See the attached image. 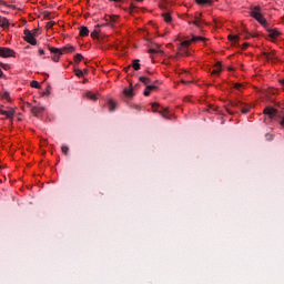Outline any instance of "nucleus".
Instances as JSON below:
<instances>
[{"label": "nucleus", "mask_w": 284, "mask_h": 284, "mask_svg": "<svg viewBox=\"0 0 284 284\" xmlns=\"http://www.w3.org/2000/svg\"><path fill=\"white\" fill-rule=\"evenodd\" d=\"M48 50L50 51L51 59L55 63H59V59H61V54H69V52H72V45L63 47L62 49L55 48V47H48Z\"/></svg>", "instance_id": "f257e3e1"}, {"label": "nucleus", "mask_w": 284, "mask_h": 284, "mask_svg": "<svg viewBox=\"0 0 284 284\" xmlns=\"http://www.w3.org/2000/svg\"><path fill=\"white\" fill-rule=\"evenodd\" d=\"M199 41H207V39H205L201 36H193L192 39L182 41L181 45H182V48H190V45H192V43H196Z\"/></svg>", "instance_id": "f03ea898"}, {"label": "nucleus", "mask_w": 284, "mask_h": 284, "mask_svg": "<svg viewBox=\"0 0 284 284\" xmlns=\"http://www.w3.org/2000/svg\"><path fill=\"white\" fill-rule=\"evenodd\" d=\"M34 37H37V33H33L29 29L24 30V41L30 43V45H37V39H34Z\"/></svg>", "instance_id": "7ed1b4c3"}, {"label": "nucleus", "mask_w": 284, "mask_h": 284, "mask_svg": "<svg viewBox=\"0 0 284 284\" xmlns=\"http://www.w3.org/2000/svg\"><path fill=\"white\" fill-rule=\"evenodd\" d=\"M0 57L2 59H9V57H17V52H14V50L10 49V48H6V47H0Z\"/></svg>", "instance_id": "20e7f679"}, {"label": "nucleus", "mask_w": 284, "mask_h": 284, "mask_svg": "<svg viewBox=\"0 0 284 284\" xmlns=\"http://www.w3.org/2000/svg\"><path fill=\"white\" fill-rule=\"evenodd\" d=\"M232 106L240 108L242 114H247L250 112V110L252 109V106H250L248 104H245L241 101L232 102Z\"/></svg>", "instance_id": "39448f33"}, {"label": "nucleus", "mask_w": 284, "mask_h": 284, "mask_svg": "<svg viewBox=\"0 0 284 284\" xmlns=\"http://www.w3.org/2000/svg\"><path fill=\"white\" fill-rule=\"evenodd\" d=\"M45 108H43L42 105H36L31 108L33 116H41V114H43Z\"/></svg>", "instance_id": "423d86ee"}, {"label": "nucleus", "mask_w": 284, "mask_h": 284, "mask_svg": "<svg viewBox=\"0 0 284 284\" xmlns=\"http://www.w3.org/2000/svg\"><path fill=\"white\" fill-rule=\"evenodd\" d=\"M251 17H253V19L256 21H260L263 18V14H261V7H254V9L251 11Z\"/></svg>", "instance_id": "0eeeda50"}, {"label": "nucleus", "mask_w": 284, "mask_h": 284, "mask_svg": "<svg viewBox=\"0 0 284 284\" xmlns=\"http://www.w3.org/2000/svg\"><path fill=\"white\" fill-rule=\"evenodd\" d=\"M106 23L105 24H100V28H103L104 26H114L116 23V16H108L105 18Z\"/></svg>", "instance_id": "6e6552de"}, {"label": "nucleus", "mask_w": 284, "mask_h": 284, "mask_svg": "<svg viewBox=\"0 0 284 284\" xmlns=\"http://www.w3.org/2000/svg\"><path fill=\"white\" fill-rule=\"evenodd\" d=\"M266 30H267L268 37L271 39H278V37H281V33H280L278 29H272V28L268 27Z\"/></svg>", "instance_id": "1a4fd4ad"}, {"label": "nucleus", "mask_w": 284, "mask_h": 284, "mask_svg": "<svg viewBox=\"0 0 284 284\" xmlns=\"http://www.w3.org/2000/svg\"><path fill=\"white\" fill-rule=\"evenodd\" d=\"M263 112H264V114H267V116H270V119H274V116H276V109H274V108L267 106L264 109Z\"/></svg>", "instance_id": "9d476101"}, {"label": "nucleus", "mask_w": 284, "mask_h": 284, "mask_svg": "<svg viewBox=\"0 0 284 284\" xmlns=\"http://www.w3.org/2000/svg\"><path fill=\"white\" fill-rule=\"evenodd\" d=\"M0 114H2L3 116H7V119H12V116H14V111L13 110L6 111L3 109H0Z\"/></svg>", "instance_id": "9b49d317"}, {"label": "nucleus", "mask_w": 284, "mask_h": 284, "mask_svg": "<svg viewBox=\"0 0 284 284\" xmlns=\"http://www.w3.org/2000/svg\"><path fill=\"white\" fill-rule=\"evenodd\" d=\"M73 72H74L75 77H78V79H83V77H85V72H88V71L80 70V69H73Z\"/></svg>", "instance_id": "f8f14e48"}, {"label": "nucleus", "mask_w": 284, "mask_h": 284, "mask_svg": "<svg viewBox=\"0 0 284 284\" xmlns=\"http://www.w3.org/2000/svg\"><path fill=\"white\" fill-rule=\"evenodd\" d=\"M159 48V44H156L155 48L149 49V54H163V51Z\"/></svg>", "instance_id": "ddd939ff"}, {"label": "nucleus", "mask_w": 284, "mask_h": 284, "mask_svg": "<svg viewBox=\"0 0 284 284\" xmlns=\"http://www.w3.org/2000/svg\"><path fill=\"white\" fill-rule=\"evenodd\" d=\"M0 28H10V22L7 18L0 16Z\"/></svg>", "instance_id": "4468645a"}, {"label": "nucleus", "mask_w": 284, "mask_h": 284, "mask_svg": "<svg viewBox=\"0 0 284 284\" xmlns=\"http://www.w3.org/2000/svg\"><path fill=\"white\" fill-rule=\"evenodd\" d=\"M123 94H124V97H126V99H132V97H134V90L133 89H124Z\"/></svg>", "instance_id": "2eb2a0df"}, {"label": "nucleus", "mask_w": 284, "mask_h": 284, "mask_svg": "<svg viewBox=\"0 0 284 284\" xmlns=\"http://www.w3.org/2000/svg\"><path fill=\"white\" fill-rule=\"evenodd\" d=\"M118 106H119V104L116 102H114V100L109 101V111L110 112H114V110H116Z\"/></svg>", "instance_id": "dca6fc26"}, {"label": "nucleus", "mask_w": 284, "mask_h": 284, "mask_svg": "<svg viewBox=\"0 0 284 284\" xmlns=\"http://www.w3.org/2000/svg\"><path fill=\"white\" fill-rule=\"evenodd\" d=\"M81 37H88V34H90V30L88 29V27H80V33Z\"/></svg>", "instance_id": "f3484780"}, {"label": "nucleus", "mask_w": 284, "mask_h": 284, "mask_svg": "<svg viewBox=\"0 0 284 284\" xmlns=\"http://www.w3.org/2000/svg\"><path fill=\"white\" fill-rule=\"evenodd\" d=\"M197 6H212V0H195Z\"/></svg>", "instance_id": "a211bd4d"}, {"label": "nucleus", "mask_w": 284, "mask_h": 284, "mask_svg": "<svg viewBox=\"0 0 284 284\" xmlns=\"http://www.w3.org/2000/svg\"><path fill=\"white\" fill-rule=\"evenodd\" d=\"M194 26H197V28H201L203 26V20H201V13H199L197 17H195V21H193Z\"/></svg>", "instance_id": "6ab92c4d"}, {"label": "nucleus", "mask_w": 284, "mask_h": 284, "mask_svg": "<svg viewBox=\"0 0 284 284\" xmlns=\"http://www.w3.org/2000/svg\"><path fill=\"white\" fill-rule=\"evenodd\" d=\"M223 70V68L221 67V62H217L215 64V69L212 71L211 74H220V72Z\"/></svg>", "instance_id": "aec40b11"}, {"label": "nucleus", "mask_w": 284, "mask_h": 284, "mask_svg": "<svg viewBox=\"0 0 284 284\" xmlns=\"http://www.w3.org/2000/svg\"><path fill=\"white\" fill-rule=\"evenodd\" d=\"M85 97H87V99H89L90 101H97V99H99V98H97V94L92 93L91 91H88V92L85 93Z\"/></svg>", "instance_id": "412c9836"}, {"label": "nucleus", "mask_w": 284, "mask_h": 284, "mask_svg": "<svg viewBox=\"0 0 284 284\" xmlns=\"http://www.w3.org/2000/svg\"><path fill=\"white\" fill-rule=\"evenodd\" d=\"M262 54H263V57H265V59H267V61H274V59H276L274 53L263 52Z\"/></svg>", "instance_id": "4be33fe9"}, {"label": "nucleus", "mask_w": 284, "mask_h": 284, "mask_svg": "<svg viewBox=\"0 0 284 284\" xmlns=\"http://www.w3.org/2000/svg\"><path fill=\"white\" fill-rule=\"evenodd\" d=\"M61 152L64 154V156H68V154H70V148L65 144H62Z\"/></svg>", "instance_id": "5701e85b"}, {"label": "nucleus", "mask_w": 284, "mask_h": 284, "mask_svg": "<svg viewBox=\"0 0 284 284\" xmlns=\"http://www.w3.org/2000/svg\"><path fill=\"white\" fill-rule=\"evenodd\" d=\"M258 23H261V26H263V28H265V30H267V28L270 27V24L267 23V20H265V18L262 16V19L257 20Z\"/></svg>", "instance_id": "b1692460"}, {"label": "nucleus", "mask_w": 284, "mask_h": 284, "mask_svg": "<svg viewBox=\"0 0 284 284\" xmlns=\"http://www.w3.org/2000/svg\"><path fill=\"white\" fill-rule=\"evenodd\" d=\"M258 23H261V26H263V28H265V30H267V28L270 27V24L267 23V20H265V18L262 16V19L257 20Z\"/></svg>", "instance_id": "393cba45"}, {"label": "nucleus", "mask_w": 284, "mask_h": 284, "mask_svg": "<svg viewBox=\"0 0 284 284\" xmlns=\"http://www.w3.org/2000/svg\"><path fill=\"white\" fill-rule=\"evenodd\" d=\"M146 87H149L151 92H154V90L159 89V81H155L153 84H149Z\"/></svg>", "instance_id": "a878e982"}, {"label": "nucleus", "mask_w": 284, "mask_h": 284, "mask_svg": "<svg viewBox=\"0 0 284 284\" xmlns=\"http://www.w3.org/2000/svg\"><path fill=\"white\" fill-rule=\"evenodd\" d=\"M139 80H140L141 83H143L144 85H150V78H148V77H140Z\"/></svg>", "instance_id": "bb28decb"}, {"label": "nucleus", "mask_w": 284, "mask_h": 284, "mask_svg": "<svg viewBox=\"0 0 284 284\" xmlns=\"http://www.w3.org/2000/svg\"><path fill=\"white\" fill-rule=\"evenodd\" d=\"M128 12H129L130 14H134V12H136V6L134 4V2H132V3L130 4V8L128 9Z\"/></svg>", "instance_id": "cd10ccee"}, {"label": "nucleus", "mask_w": 284, "mask_h": 284, "mask_svg": "<svg viewBox=\"0 0 284 284\" xmlns=\"http://www.w3.org/2000/svg\"><path fill=\"white\" fill-rule=\"evenodd\" d=\"M83 61V55L81 53H78L74 55V63H81Z\"/></svg>", "instance_id": "c85d7f7f"}, {"label": "nucleus", "mask_w": 284, "mask_h": 284, "mask_svg": "<svg viewBox=\"0 0 284 284\" xmlns=\"http://www.w3.org/2000/svg\"><path fill=\"white\" fill-rule=\"evenodd\" d=\"M140 60H133L132 68L134 70H141V63H139Z\"/></svg>", "instance_id": "c756f323"}, {"label": "nucleus", "mask_w": 284, "mask_h": 284, "mask_svg": "<svg viewBox=\"0 0 284 284\" xmlns=\"http://www.w3.org/2000/svg\"><path fill=\"white\" fill-rule=\"evenodd\" d=\"M162 17L164 18V21H165L166 23H172V17H171L170 14L163 13Z\"/></svg>", "instance_id": "7c9ffc66"}, {"label": "nucleus", "mask_w": 284, "mask_h": 284, "mask_svg": "<svg viewBox=\"0 0 284 284\" xmlns=\"http://www.w3.org/2000/svg\"><path fill=\"white\" fill-rule=\"evenodd\" d=\"M30 85H31V88H36L38 90H39V88H41V84H39V81H37V80L31 81Z\"/></svg>", "instance_id": "2f4dec72"}, {"label": "nucleus", "mask_w": 284, "mask_h": 284, "mask_svg": "<svg viewBox=\"0 0 284 284\" xmlns=\"http://www.w3.org/2000/svg\"><path fill=\"white\" fill-rule=\"evenodd\" d=\"M159 113L161 114V116H163V119H170L168 115V109H163L162 111H159Z\"/></svg>", "instance_id": "473e14b6"}, {"label": "nucleus", "mask_w": 284, "mask_h": 284, "mask_svg": "<svg viewBox=\"0 0 284 284\" xmlns=\"http://www.w3.org/2000/svg\"><path fill=\"white\" fill-rule=\"evenodd\" d=\"M229 40L234 41V43H236V41H239V36H229Z\"/></svg>", "instance_id": "72a5a7b5"}, {"label": "nucleus", "mask_w": 284, "mask_h": 284, "mask_svg": "<svg viewBox=\"0 0 284 284\" xmlns=\"http://www.w3.org/2000/svg\"><path fill=\"white\" fill-rule=\"evenodd\" d=\"M2 99H6L7 101H10V93L8 91H6L3 94H2Z\"/></svg>", "instance_id": "f704fd0d"}, {"label": "nucleus", "mask_w": 284, "mask_h": 284, "mask_svg": "<svg viewBox=\"0 0 284 284\" xmlns=\"http://www.w3.org/2000/svg\"><path fill=\"white\" fill-rule=\"evenodd\" d=\"M151 93H152V91L149 89V87H146L143 92L144 97H150Z\"/></svg>", "instance_id": "c9c22d12"}, {"label": "nucleus", "mask_w": 284, "mask_h": 284, "mask_svg": "<svg viewBox=\"0 0 284 284\" xmlns=\"http://www.w3.org/2000/svg\"><path fill=\"white\" fill-rule=\"evenodd\" d=\"M152 110H153V112H159V103L154 102L152 104Z\"/></svg>", "instance_id": "e433bc0d"}, {"label": "nucleus", "mask_w": 284, "mask_h": 284, "mask_svg": "<svg viewBox=\"0 0 284 284\" xmlns=\"http://www.w3.org/2000/svg\"><path fill=\"white\" fill-rule=\"evenodd\" d=\"M0 68H2L3 70H9L10 69V65L9 64H6L3 62H0Z\"/></svg>", "instance_id": "4c0bfd02"}, {"label": "nucleus", "mask_w": 284, "mask_h": 284, "mask_svg": "<svg viewBox=\"0 0 284 284\" xmlns=\"http://www.w3.org/2000/svg\"><path fill=\"white\" fill-rule=\"evenodd\" d=\"M92 39H97V37H99V31L98 30H93L91 33Z\"/></svg>", "instance_id": "58836bf2"}, {"label": "nucleus", "mask_w": 284, "mask_h": 284, "mask_svg": "<svg viewBox=\"0 0 284 284\" xmlns=\"http://www.w3.org/2000/svg\"><path fill=\"white\" fill-rule=\"evenodd\" d=\"M234 88H235V90H241V88H243V84H241V83H235V84H234Z\"/></svg>", "instance_id": "ea45409f"}, {"label": "nucleus", "mask_w": 284, "mask_h": 284, "mask_svg": "<svg viewBox=\"0 0 284 284\" xmlns=\"http://www.w3.org/2000/svg\"><path fill=\"white\" fill-rule=\"evenodd\" d=\"M48 94H50V87H48L47 91H44V92L42 93V97H45V95H48Z\"/></svg>", "instance_id": "a19ab883"}, {"label": "nucleus", "mask_w": 284, "mask_h": 284, "mask_svg": "<svg viewBox=\"0 0 284 284\" xmlns=\"http://www.w3.org/2000/svg\"><path fill=\"white\" fill-rule=\"evenodd\" d=\"M216 111V109H214V106H209L207 108V112H215Z\"/></svg>", "instance_id": "79ce46f5"}, {"label": "nucleus", "mask_w": 284, "mask_h": 284, "mask_svg": "<svg viewBox=\"0 0 284 284\" xmlns=\"http://www.w3.org/2000/svg\"><path fill=\"white\" fill-rule=\"evenodd\" d=\"M52 26H54V22H52V21H49V22L47 23V28H52Z\"/></svg>", "instance_id": "37998d69"}, {"label": "nucleus", "mask_w": 284, "mask_h": 284, "mask_svg": "<svg viewBox=\"0 0 284 284\" xmlns=\"http://www.w3.org/2000/svg\"><path fill=\"white\" fill-rule=\"evenodd\" d=\"M247 48H250V43L246 42L243 44V50H247Z\"/></svg>", "instance_id": "c03bdc74"}, {"label": "nucleus", "mask_w": 284, "mask_h": 284, "mask_svg": "<svg viewBox=\"0 0 284 284\" xmlns=\"http://www.w3.org/2000/svg\"><path fill=\"white\" fill-rule=\"evenodd\" d=\"M266 139H267V141H272V139H274V138L272 136V134H266Z\"/></svg>", "instance_id": "a18cd8bd"}, {"label": "nucleus", "mask_w": 284, "mask_h": 284, "mask_svg": "<svg viewBox=\"0 0 284 284\" xmlns=\"http://www.w3.org/2000/svg\"><path fill=\"white\" fill-rule=\"evenodd\" d=\"M39 54L43 55V54H45V51L43 49H39Z\"/></svg>", "instance_id": "49530a36"}, {"label": "nucleus", "mask_w": 284, "mask_h": 284, "mask_svg": "<svg viewBox=\"0 0 284 284\" xmlns=\"http://www.w3.org/2000/svg\"><path fill=\"white\" fill-rule=\"evenodd\" d=\"M1 6H8V3H6V1H0Z\"/></svg>", "instance_id": "de8ad7c7"}, {"label": "nucleus", "mask_w": 284, "mask_h": 284, "mask_svg": "<svg viewBox=\"0 0 284 284\" xmlns=\"http://www.w3.org/2000/svg\"><path fill=\"white\" fill-rule=\"evenodd\" d=\"M3 77V71L0 69V79Z\"/></svg>", "instance_id": "09e8293b"}, {"label": "nucleus", "mask_w": 284, "mask_h": 284, "mask_svg": "<svg viewBox=\"0 0 284 284\" xmlns=\"http://www.w3.org/2000/svg\"><path fill=\"white\" fill-rule=\"evenodd\" d=\"M82 83H88V79L84 78L83 81H82Z\"/></svg>", "instance_id": "8fccbe9b"}, {"label": "nucleus", "mask_w": 284, "mask_h": 284, "mask_svg": "<svg viewBox=\"0 0 284 284\" xmlns=\"http://www.w3.org/2000/svg\"><path fill=\"white\" fill-rule=\"evenodd\" d=\"M280 83H281L282 85H284V79L280 80Z\"/></svg>", "instance_id": "3c124183"}, {"label": "nucleus", "mask_w": 284, "mask_h": 284, "mask_svg": "<svg viewBox=\"0 0 284 284\" xmlns=\"http://www.w3.org/2000/svg\"><path fill=\"white\" fill-rule=\"evenodd\" d=\"M134 1H136L138 3H141V2H143V0H134Z\"/></svg>", "instance_id": "603ef678"}, {"label": "nucleus", "mask_w": 284, "mask_h": 284, "mask_svg": "<svg viewBox=\"0 0 284 284\" xmlns=\"http://www.w3.org/2000/svg\"><path fill=\"white\" fill-rule=\"evenodd\" d=\"M9 8H13L14 9L16 7H14V4H11V6H9Z\"/></svg>", "instance_id": "864d4df0"}, {"label": "nucleus", "mask_w": 284, "mask_h": 284, "mask_svg": "<svg viewBox=\"0 0 284 284\" xmlns=\"http://www.w3.org/2000/svg\"><path fill=\"white\" fill-rule=\"evenodd\" d=\"M182 83H190V81L185 82V81L182 80Z\"/></svg>", "instance_id": "5fc2aeb1"}, {"label": "nucleus", "mask_w": 284, "mask_h": 284, "mask_svg": "<svg viewBox=\"0 0 284 284\" xmlns=\"http://www.w3.org/2000/svg\"><path fill=\"white\" fill-rule=\"evenodd\" d=\"M250 37L245 36V39H248Z\"/></svg>", "instance_id": "6e6d98bb"}, {"label": "nucleus", "mask_w": 284, "mask_h": 284, "mask_svg": "<svg viewBox=\"0 0 284 284\" xmlns=\"http://www.w3.org/2000/svg\"><path fill=\"white\" fill-rule=\"evenodd\" d=\"M229 70H234V69H232V68H229Z\"/></svg>", "instance_id": "4d7b16f0"}]
</instances>
